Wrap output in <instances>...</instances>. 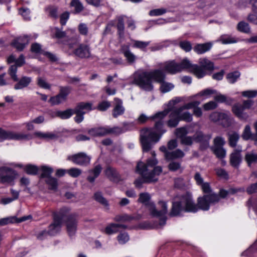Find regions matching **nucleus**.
<instances>
[{
    "instance_id": "obj_1",
    "label": "nucleus",
    "mask_w": 257,
    "mask_h": 257,
    "mask_svg": "<svg viewBox=\"0 0 257 257\" xmlns=\"http://www.w3.org/2000/svg\"><path fill=\"white\" fill-rule=\"evenodd\" d=\"M170 111L165 109L150 116V119L155 121L154 127L145 128L141 130L140 140L144 152L149 151L152 148V143L158 142L166 132L164 126V118Z\"/></svg>"
},
{
    "instance_id": "obj_2",
    "label": "nucleus",
    "mask_w": 257,
    "mask_h": 257,
    "mask_svg": "<svg viewBox=\"0 0 257 257\" xmlns=\"http://www.w3.org/2000/svg\"><path fill=\"white\" fill-rule=\"evenodd\" d=\"M151 154L152 157L147 159L146 163L139 162L137 164L136 172L142 177L135 181V186L138 188H141L143 183L157 182L158 180L159 176L162 172L161 167L156 166L158 161L156 158L155 152L152 151Z\"/></svg>"
},
{
    "instance_id": "obj_3",
    "label": "nucleus",
    "mask_w": 257,
    "mask_h": 257,
    "mask_svg": "<svg viewBox=\"0 0 257 257\" xmlns=\"http://www.w3.org/2000/svg\"><path fill=\"white\" fill-rule=\"evenodd\" d=\"M162 77V69H160L138 72L135 74L133 83L144 91H152L154 89L153 81H160Z\"/></svg>"
},
{
    "instance_id": "obj_4",
    "label": "nucleus",
    "mask_w": 257,
    "mask_h": 257,
    "mask_svg": "<svg viewBox=\"0 0 257 257\" xmlns=\"http://www.w3.org/2000/svg\"><path fill=\"white\" fill-rule=\"evenodd\" d=\"M199 208L192 199V195L187 192L179 197V200L173 202L170 216H177L182 212L195 213Z\"/></svg>"
},
{
    "instance_id": "obj_5",
    "label": "nucleus",
    "mask_w": 257,
    "mask_h": 257,
    "mask_svg": "<svg viewBox=\"0 0 257 257\" xmlns=\"http://www.w3.org/2000/svg\"><path fill=\"white\" fill-rule=\"evenodd\" d=\"M150 199L151 196L149 193L147 192L141 193L139 195L138 201L148 207L152 216L160 218V225H165L166 221L165 215L168 211L167 202L164 201H160L158 203V205L162 208V209L160 211H158L155 207L154 203L150 202Z\"/></svg>"
},
{
    "instance_id": "obj_6",
    "label": "nucleus",
    "mask_w": 257,
    "mask_h": 257,
    "mask_svg": "<svg viewBox=\"0 0 257 257\" xmlns=\"http://www.w3.org/2000/svg\"><path fill=\"white\" fill-rule=\"evenodd\" d=\"M228 194H230L229 190L226 191L222 189L220 190L219 194L214 193L198 197L197 204L199 209L204 211L208 210L211 204H214L218 202L220 198H225Z\"/></svg>"
},
{
    "instance_id": "obj_7",
    "label": "nucleus",
    "mask_w": 257,
    "mask_h": 257,
    "mask_svg": "<svg viewBox=\"0 0 257 257\" xmlns=\"http://www.w3.org/2000/svg\"><path fill=\"white\" fill-rule=\"evenodd\" d=\"M178 64V69L179 72L183 70H188L189 71L193 74L197 78L200 79L204 77V72L203 70L197 64H193L187 58H184L180 63Z\"/></svg>"
},
{
    "instance_id": "obj_8",
    "label": "nucleus",
    "mask_w": 257,
    "mask_h": 257,
    "mask_svg": "<svg viewBox=\"0 0 257 257\" xmlns=\"http://www.w3.org/2000/svg\"><path fill=\"white\" fill-rule=\"evenodd\" d=\"M30 134L17 133L12 131H6L0 128V142L5 140H13L16 141H28L32 139Z\"/></svg>"
},
{
    "instance_id": "obj_9",
    "label": "nucleus",
    "mask_w": 257,
    "mask_h": 257,
    "mask_svg": "<svg viewBox=\"0 0 257 257\" xmlns=\"http://www.w3.org/2000/svg\"><path fill=\"white\" fill-rule=\"evenodd\" d=\"M59 88V93L56 96L51 97L49 100L52 105H58L65 101L72 91V87L69 86H60Z\"/></svg>"
},
{
    "instance_id": "obj_10",
    "label": "nucleus",
    "mask_w": 257,
    "mask_h": 257,
    "mask_svg": "<svg viewBox=\"0 0 257 257\" xmlns=\"http://www.w3.org/2000/svg\"><path fill=\"white\" fill-rule=\"evenodd\" d=\"M62 209L59 212L54 214L53 222L49 226L48 232L49 235L54 236L57 234L60 230L62 220L65 217V214Z\"/></svg>"
},
{
    "instance_id": "obj_11",
    "label": "nucleus",
    "mask_w": 257,
    "mask_h": 257,
    "mask_svg": "<svg viewBox=\"0 0 257 257\" xmlns=\"http://www.w3.org/2000/svg\"><path fill=\"white\" fill-rule=\"evenodd\" d=\"M67 159L76 165L86 166L90 164L91 157L84 152H80L69 156Z\"/></svg>"
},
{
    "instance_id": "obj_12",
    "label": "nucleus",
    "mask_w": 257,
    "mask_h": 257,
    "mask_svg": "<svg viewBox=\"0 0 257 257\" xmlns=\"http://www.w3.org/2000/svg\"><path fill=\"white\" fill-rule=\"evenodd\" d=\"M17 175L13 169L7 167L0 168V182L3 183H12Z\"/></svg>"
},
{
    "instance_id": "obj_13",
    "label": "nucleus",
    "mask_w": 257,
    "mask_h": 257,
    "mask_svg": "<svg viewBox=\"0 0 257 257\" xmlns=\"http://www.w3.org/2000/svg\"><path fill=\"white\" fill-rule=\"evenodd\" d=\"M74 54L81 59H88L91 57V50L89 44L81 43L73 52Z\"/></svg>"
},
{
    "instance_id": "obj_14",
    "label": "nucleus",
    "mask_w": 257,
    "mask_h": 257,
    "mask_svg": "<svg viewBox=\"0 0 257 257\" xmlns=\"http://www.w3.org/2000/svg\"><path fill=\"white\" fill-rule=\"evenodd\" d=\"M75 213L69 215L66 221L67 232L70 236L74 235L77 230L78 218Z\"/></svg>"
},
{
    "instance_id": "obj_15",
    "label": "nucleus",
    "mask_w": 257,
    "mask_h": 257,
    "mask_svg": "<svg viewBox=\"0 0 257 257\" xmlns=\"http://www.w3.org/2000/svg\"><path fill=\"white\" fill-rule=\"evenodd\" d=\"M211 138V135H205L202 132H197L193 136L194 141L200 143V148L202 150L206 149L209 147Z\"/></svg>"
},
{
    "instance_id": "obj_16",
    "label": "nucleus",
    "mask_w": 257,
    "mask_h": 257,
    "mask_svg": "<svg viewBox=\"0 0 257 257\" xmlns=\"http://www.w3.org/2000/svg\"><path fill=\"white\" fill-rule=\"evenodd\" d=\"M88 134L94 137L104 136L108 134H113V127L108 126L94 127L87 131Z\"/></svg>"
},
{
    "instance_id": "obj_17",
    "label": "nucleus",
    "mask_w": 257,
    "mask_h": 257,
    "mask_svg": "<svg viewBox=\"0 0 257 257\" xmlns=\"http://www.w3.org/2000/svg\"><path fill=\"white\" fill-rule=\"evenodd\" d=\"M29 40V37L27 35H25L14 39L12 42L11 45L18 51H21L28 44Z\"/></svg>"
},
{
    "instance_id": "obj_18",
    "label": "nucleus",
    "mask_w": 257,
    "mask_h": 257,
    "mask_svg": "<svg viewBox=\"0 0 257 257\" xmlns=\"http://www.w3.org/2000/svg\"><path fill=\"white\" fill-rule=\"evenodd\" d=\"M16 83L14 86L15 90H22L28 87L32 81V78L31 77L23 76L20 78H17V80H14Z\"/></svg>"
},
{
    "instance_id": "obj_19",
    "label": "nucleus",
    "mask_w": 257,
    "mask_h": 257,
    "mask_svg": "<svg viewBox=\"0 0 257 257\" xmlns=\"http://www.w3.org/2000/svg\"><path fill=\"white\" fill-rule=\"evenodd\" d=\"M107 178L111 181L118 182L120 180V176L116 169L110 166H107L104 171Z\"/></svg>"
},
{
    "instance_id": "obj_20",
    "label": "nucleus",
    "mask_w": 257,
    "mask_h": 257,
    "mask_svg": "<svg viewBox=\"0 0 257 257\" xmlns=\"http://www.w3.org/2000/svg\"><path fill=\"white\" fill-rule=\"evenodd\" d=\"M114 101V105L112 109V114L113 117L116 118L124 113L125 108L123 106L122 101L120 99L115 97Z\"/></svg>"
},
{
    "instance_id": "obj_21",
    "label": "nucleus",
    "mask_w": 257,
    "mask_h": 257,
    "mask_svg": "<svg viewBox=\"0 0 257 257\" xmlns=\"http://www.w3.org/2000/svg\"><path fill=\"white\" fill-rule=\"evenodd\" d=\"M180 112V111L177 108L171 110L169 115L170 119L167 122V124L169 127H175L178 125L180 121L178 117Z\"/></svg>"
},
{
    "instance_id": "obj_22",
    "label": "nucleus",
    "mask_w": 257,
    "mask_h": 257,
    "mask_svg": "<svg viewBox=\"0 0 257 257\" xmlns=\"http://www.w3.org/2000/svg\"><path fill=\"white\" fill-rule=\"evenodd\" d=\"M120 51L130 64H132L136 62L137 57L131 51L128 46L125 45H122Z\"/></svg>"
},
{
    "instance_id": "obj_23",
    "label": "nucleus",
    "mask_w": 257,
    "mask_h": 257,
    "mask_svg": "<svg viewBox=\"0 0 257 257\" xmlns=\"http://www.w3.org/2000/svg\"><path fill=\"white\" fill-rule=\"evenodd\" d=\"M241 149H235L230 156V165L234 168H238L241 162Z\"/></svg>"
},
{
    "instance_id": "obj_24",
    "label": "nucleus",
    "mask_w": 257,
    "mask_h": 257,
    "mask_svg": "<svg viewBox=\"0 0 257 257\" xmlns=\"http://www.w3.org/2000/svg\"><path fill=\"white\" fill-rule=\"evenodd\" d=\"M243 106L240 103H236L232 107V110L234 114L241 120H246L248 115L247 113L244 112Z\"/></svg>"
},
{
    "instance_id": "obj_25",
    "label": "nucleus",
    "mask_w": 257,
    "mask_h": 257,
    "mask_svg": "<svg viewBox=\"0 0 257 257\" xmlns=\"http://www.w3.org/2000/svg\"><path fill=\"white\" fill-rule=\"evenodd\" d=\"M198 65L204 72V76L207 74L206 71H212L214 70V64L206 58H200Z\"/></svg>"
},
{
    "instance_id": "obj_26",
    "label": "nucleus",
    "mask_w": 257,
    "mask_h": 257,
    "mask_svg": "<svg viewBox=\"0 0 257 257\" xmlns=\"http://www.w3.org/2000/svg\"><path fill=\"white\" fill-rule=\"evenodd\" d=\"M163 71H166L170 74H176L179 72L178 64L174 60L165 62L163 65Z\"/></svg>"
},
{
    "instance_id": "obj_27",
    "label": "nucleus",
    "mask_w": 257,
    "mask_h": 257,
    "mask_svg": "<svg viewBox=\"0 0 257 257\" xmlns=\"http://www.w3.org/2000/svg\"><path fill=\"white\" fill-rule=\"evenodd\" d=\"M122 127L115 126L113 127V134H120L126 131H132L135 128V124L133 122H124Z\"/></svg>"
},
{
    "instance_id": "obj_28",
    "label": "nucleus",
    "mask_w": 257,
    "mask_h": 257,
    "mask_svg": "<svg viewBox=\"0 0 257 257\" xmlns=\"http://www.w3.org/2000/svg\"><path fill=\"white\" fill-rule=\"evenodd\" d=\"M212 47V44L210 42L197 44L193 47V50L197 54L201 55L209 51Z\"/></svg>"
},
{
    "instance_id": "obj_29",
    "label": "nucleus",
    "mask_w": 257,
    "mask_h": 257,
    "mask_svg": "<svg viewBox=\"0 0 257 257\" xmlns=\"http://www.w3.org/2000/svg\"><path fill=\"white\" fill-rule=\"evenodd\" d=\"M162 73L163 75V78L160 81H157V82L160 83V90L161 92L165 93L171 90L174 87V85L171 83L165 81L166 75L162 70Z\"/></svg>"
},
{
    "instance_id": "obj_30",
    "label": "nucleus",
    "mask_w": 257,
    "mask_h": 257,
    "mask_svg": "<svg viewBox=\"0 0 257 257\" xmlns=\"http://www.w3.org/2000/svg\"><path fill=\"white\" fill-rule=\"evenodd\" d=\"M102 170V167L100 165H96L92 169L88 171L89 176L87 180L90 183H93L96 178L98 177Z\"/></svg>"
},
{
    "instance_id": "obj_31",
    "label": "nucleus",
    "mask_w": 257,
    "mask_h": 257,
    "mask_svg": "<svg viewBox=\"0 0 257 257\" xmlns=\"http://www.w3.org/2000/svg\"><path fill=\"white\" fill-rule=\"evenodd\" d=\"M241 137L244 140H248L249 139L253 140L255 144L257 145V136L251 133L249 125H246L245 126Z\"/></svg>"
},
{
    "instance_id": "obj_32",
    "label": "nucleus",
    "mask_w": 257,
    "mask_h": 257,
    "mask_svg": "<svg viewBox=\"0 0 257 257\" xmlns=\"http://www.w3.org/2000/svg\"><path fill=\"white\" fill-rule=\"evenodd\" d=\"M92 103L91 102H81L77 104L74 108L78 112H84V114L93 109Z\"/></svg>"
},
{
    "instance_id": "obj_33",
    "label": "nucleus",
    "mask_w": 257,
    "mask_h": 257,
    "mask_svg": "<svg viewBox=\"0 0 257 257\" xmlns=\"http://www.w3.org/2000/svg\"><path fill=\"white\" fill-rule=\"evenodd\" d=\"M119 228H125L126 226L120 224L111 223L107 225L105 229L107 234H111L118 231Z\"/></svg>"
},
{
    "instance_id": "obj_34",
    "label": "nucleus",
    "mask_w": 257,
    "mask_h": 257,
    "mask_svg": "<svg viewBox=\"0 0 257 257\" xmlns=\"http://www.w3.org/2000/svg\"><path fill=\"white\" fill-rule=\"evenodd\" d=\"M184 152L180 149H177L172 152H169L166 154L167 160H172L176 159L181 158L184 156Z\"/></svg>"
},
{
    "instance_id": "obj_35",
    "label": "nucleus",
    "mask_w": 257,
    "mask_h": 257,
    "mask_svg": "<svg viewBox=\"0 0 257 257\" xmlns=\"http://www.w3.org/2000/svg\"><path fill=\"white\" fill-rule=\"evenodd\" d=\"M74 109H68L64 111H57L55 112L54 116L65 119L70 118L74 114Z\"/></svg>"
},
{
    "instance_id": "obj_36",
    "label": "nucleus",
    "mask_w": 257,
    "mask_h": 257,
    "mask_svg": "<svg viewBox=\"0 0 257 257\" xmlns=\"http://www.w3.org/2000/svg\"><path fill=\"white\" fill-rule=\"evenodd\" d=\"M220 41L223 44L236 43L239 41V39L228 35H223L220 37Z\"/></svg>"
},
{
    "instance_id": "obj_37",
    "label": "nucleus",
    "mask_w": 257,
    "mask_h": 257,
    "mask_svg": "<svg viewBox=\"0 0 257 257\" xmlns=\"http://www.w3.org/2000/svg\"><path fill=\"white\" fill-rule=\"evenodd\" d=\"M133 47L135 48H138L143 51H147V47L150 45V42H145L139 40H133Z\"/></svg>"
},
{
    "instance_id": "obj_38",
    "label": "nucleus",
    "mask_w": 257,
    "mask_h": 257,
    "mask_svg": "<svg viewBox=\"0 0 257 257\" xmlns=\"http://www.w3.org/2000/svg\"><path fill=\"white\" fill-rule=\"evenodd\" d=\"M239 139V135L236 132L228 134V143L229 146L232 148L236 146L237 143Z\"/></svg>"
},
{
    "instance_id": "obj_39",
    "label": "nucleus",
    "mask_w": 257,
    "mask_h": 257,
    "mask_svg": "<svg viewBox=\"0 0 257 257\" xmlns=\"http://www.w3.org/2000/svg\"><path fill=\"white\" fill-rule=\"evenodd\" d=\"M237 30L241 33L249 34L250 33V27L249 24L244 21L239 22L236 27Z\"/></svg>"
},
{
    "instance_id": "obj_40",
    "label": "nucleus",
    "mask_w": 257,
    "mask_h": 257,
    "mask_svg": "<svg viewBox=\"0 0 257 257\" xmlns=\"http://www.w3.org/2000/svg\"><path fill=\"white\" fill-rule=\"evenodd\" d=\"M200 101L198 100L192 101L189 102L185 104L184 105L177 107L180 111H183L185 109H190L194 108H196L197 106H198L200 104Z\"/></svg>"
},
{
    "instance_id": "obj_41",
    "label": "nucleus",
    "mask_w": 257,
    "mask_h": 257,
    "mask_svg": "<svg viewBox=\"0 0 257 257\" xmlns=\"http://www.w3.org/2000/svg\"><path fill=\"white\" fill-rule=\"evenodd\" d=\"M245 160L248 165L250 166L251 164L257 163V154L253 152L248 153L245 155Z\"/></svg>"
},
{
    "instance_id": "obj_42",
    "label": "nucleus",
    "mask_w": 257,
    "mask_h": 257,
    "mask_svg": "<svg viewBox=\"0 0 257 257\" xmlns=\"http://www.w3.org/2000/svg\"><path fill=\"white\" fill-rule=\"evenodd\" d=\"M178 117L180 120H183L187 122H191L193 120V115L189 111L183 112V111H180L178 114Z\"/></svg>"
},
{
    "instance_id": "obj_43",
    "label": "nucleus",
    "mask_w": 257,
    "mask_h": 257,
    "mask_svg": "<svg viewBox=\"0 0 257 257\" xmlns=\"http://www.w3.org/2000/svg\"><path fill=\"white\" fill-rule=\"evenodd\" d=\"M116 27L119 37H122L124 35V24L123 17L120 16L117 18V24Z\"/></svg>"
},
{
    "instance_id": "obj_44",
    "label": "nucleus",
    "mask_w": 257,
    "mask_h": 257,
    "mask_svg": "<svg viewBox=\"0 0 257 257\" xmlns=\"http://www.w3.org/2000/svg\"><path fill=\"white\" fill-rule=\"evenodd\" d=\"M240 76V72L236 71L228 73L226 76V79L229 83L233 84L237 81Z\"/></svg>"
},
{
    "instance_id": "obj_45",
    "label": "nucleus",
    "mask_w": 257,
    "mask_h": 257,
    "mask_svg": "<svg viewBox=\"0 0 257 257\" xmlns=\"http://www.w3.org/2000/svg\"><path fill=\"white\" fill-rule=\"evenodd\" d=\"M70 6L74 8L75 13H79L84 9L83 4L79 0H72Z\"/></svg>"
},
{
    "instance_id": "obj_46",
    "label": "nucleus",
    "mask_w": 257,
    "mask_h": 257,
    "mask_svg": "<svg viewBox=\"0 0 257 257\" xmlns=\"http://www.w3.org/2000/svg\"><path fill=\"white\" fill-rule=\"evenodd\" d=\"M41 170L42 171V173L41 175V177L42 178H47L51 177V174L53 172V169L52 168L47 166H43L41 167Z\"/></svg>"
},
{
    "instance_id": "obj_47",
    "label": "nucleus",
    "mask_w": 257,
    "mask_h": 257,
    "mask_svg": "<svg viewBox=\"0 0 257 257\" xmlns=\"http://www.w3.org/2000/svg\"><path fill=\"white\" fill-rule=\"evenodd\" d=\"M211 150L218 158L222 159L226 156V150L223 147L211 148Z\"/></svg>"
},
{
    "instance_id": "obj_48",
    "label": "nucleus",
    "mask_w": 257,
    "mask_h": 257,
    "mask_svg": "<svg viewBox=\"0 0 257 257\" xmlns=\"http://www.w3.org/2000/svg\"><path fill=\"white\" fill-rule=\"evenodd\" d=\"M179 46L186 52L191 51L192 49V44L189 41H181L179 43Z\"/></svg>"
},
{
    "instance_id": "obj_49",
    "label": "nucleus",
    "mask_w": 257,
    "mask_h": 257,
    "mask_svg": "<svg viewBox=\"0 0 257 257\" xmlns=\"http://www.w3.org/2000/svg\"><path fill=\"white\" fill-rule=\"evenodd\" d=\"M46 182L50 189L55 190L57 188L58 183L56 178L52 177H48L47 178Z\"/></svg>"
},
{
    "instance_id": "obj_50",
    "label": "nucleus",
    "mask_w": 257,
    "mask_h": 257,
    "mask_svg": "<svg viewBox=\"0 0 257 257\" xmlns=\"http://www.w3.org/2000/svg\"><path fill=\"white\" fill-rule=\"evenodd\" d=\"M46 11L48 13L49 16L54 19L58 18V9L53 6H50L46 9Z\"/></svg>"
},
{
    "instance_id": "obj_51",
    "label": "nucleus",
    "mask_w": 257,
    "mask_h": 257,
    "mask_svg": "<svg viewBox=\"0 0 257 257\" xmlns=\"http://www.w3.org/2000/svg\"><path fill=\"white\" fill-rule=\"evenodd\" d=\"M37 85L41 88L46 89H50L51 87V85L48 83L45 79L43 78L42 77H39L37 78Z\"/></svg>"
},
{
    "instance_id": "obj_52",
    "label": "nucleus",
    "mask_w": 257,
    "mask_h": 257,
    "mask_svg": "<svg viewBox=\"0 0 257 257\" xmlns=\"http://www.w3.org/2000/svg\"><path fill=\"white\" fill-rule=\"evenodd\" d=\"M94 197L95 200L105 206L108 205L107 201L103 197L101 193L99 192H96L94 194Z\"/></svg>"
},
{
    "instance_id": "obj_53",
    "label": "nucleus",
    "mask_w": 257,
    "mask_h": 257,
    "mask_svg": "<svg viewBox=\"0 0 257 257\" xmlns=\"http://www.w3.org/2000/svg\"><path fill=\"white\" fill-rule=\"evenodd\" d=\"M34 135L38 138H41V139H52L55 138V135L52 133H44L41 132H36L34 133Z\"/></svg>"
},
{
    "instance_id": "obj_54",
    "label": "nucleus",
    "mask_w": 257,
    "mask_h": 257,
    "mask_svg": "<svg viewBox=\"0 0 257 257\" xmlns=\"http://www.w3.org/2000/svg\"><path fill=\"white\" fill-rule=\"evenodd\" d=\"M17 67L16 65H13L11 66L8 70V74L13 81L17 80V78L18 77L17 74Z\"/></svg>"
},
{
    "instance_id": "obj_55",
    "label": "nucleus",
    "mask_w": 257,
    "mask_h": 257,
    "mask_svg": "<svg viewBox=\"0 0 257 257\" xmlns=\"http://www.w3.org/2000/svg\"><path fill=\"white\" fill-rule=\"evenodd\" d=\"M167 12L165 8L156 9L151 10L149 12V15L152 17L162 16Z\"/></svg>"
},
{
    "instance_id": "obj_56",
    "label": "nucleus",
    "mask_w": 257,
    "mask_h": 257,
    "mask_svg": "<svg viewBox=\"0 0 257 257\" xmlns=\"http://www.w3.org/2000/svg\"><path fill=\"white\" fill-rule=\"evenodd\" d=\"M24 169L26 172L30 175H36L38 171V168L36 166L31 164L26 165Z\"/></svg>"
},
{
    "instance_id": "obj_57",
    "label": "nucleus",
    "mask_w": 257,
    "mask_h": 257,
    "mask_svg": "<svg viewBox=\"0 0 257 257\" xmlns=\"http://www.w3.org/2000/svg\"><path fill=\"white\" fill-rule=\"evenodd\" d=\"M67 173L72 177L77 178L81 175L82 171L81 169L76 168H72L67 170Z\"/></svg>"
},
{
    "instance_id": "obj_58",
    "label": "nucleus",
    "mask_w": 257,
    "mask_h": 257,
    "mask_svg": "<svg viewBox=\"0 0 257 257\" xmlns=\"http://www.w3.org/2000/svg\"><path fill=\"white\" fill-rule=\"evenodd\" d=\"M214 145L212 148L223 147L225 143V140L221 137H216L213 141Z\"/></svg>"
},
{
    "instance_id": "obj_59",
    "label": "nucleus",
    "mask_w": 257,
    "mask_h": 257,
    "mask_svg": "<svg viewBox=\"0 0 257 257\" xmlns=\"http://www.w3.org/2000/svg\"><path fill=\"white\" fill-rule=\"evenodd\" d=\"M187 128L185 127H181L176 130V135L180 139L188 134Z\"/></svg>"
},
{
    "instance_id": "obj_60",
    "label": "nucleus",
    "mask_w": 257,
    "mask_h": 257,
    "mask_svg": "<svg viewBox=\"0 0 257 257\" xmlns=\"http://www.w3.org/2000/svg\"><path fill=\"white\" fill-rule=\"evenodd\" d=\"M229 115L230 113L229 112H220L219 122L222 124L223 122L226 124H228L229 122Z\"/></svg>"
},
{
    "instance_id": "obj_61",
    "label": "nucleus",
    "mask_w": 257,
    "mask_h": 257,
    "mask_svg": "<svg viewBox=\"0 0 257 257\" xmlns=\"http://www.w3.org/2000/svg\"><path fill=\"white\" fill-rule=\"evenodd\" d=\"M110 106V103L108 101H103L100 102L97 106V109L100 111H105Z\"/></svg>"
},
{
    "instance_id": "obj_62",
    "label": "nucleus",
    "mask_w": 257,
    "mask_h": 257,
    "mask_svg": "<svg viewBox=\"0 0 257 257\" xmlns=\"http://www.w3.org/2000/svg\"><path fill=\"white\" fill-rule=\"evenodd\" d=\"M19 13L23 16L25 20H29L30 19V11L26 8H23L19 10Z\"/></svg>"
},
{
    "instance_id": "obj_63",
    "label": "nucleus",
    "mask_w": 257,
    "mask_h": 257,
    "mask_svg": "<svg viewBox=\"0 0 257 257\" xmlns=\"http://www.w3.org/2000/svg\"><path fill=\"white\" fill-rule=\"evenodd\" d=\"M117 239L119 243L124 244L129 240V236L127 233H120L117 236Z\"/></svg>"
},
{
    "instance_id": "obj_64",
    "label": "nucleus",
    "mask_w": 257,
    "mask_h": 257,
    "mask_svg": "<svg viewBox=\"0 0 257 257\" xmlns=\"http://www.w3.org/2000/svg\"><path fill=\"white\" fill-rule=\"evenodd\" d=\"M79 33L82 35L86 36L88 33V28L84 23H80L78 27Z\"/></svg>"
}]
</instances>
